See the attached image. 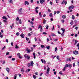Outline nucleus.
<instances>
[{"label": "nucleus", "instance_id": "obj_1", "mask_svg": "<svg viewBox=\"0 0 79 79\" xmlns=\"http://www.w3.org/2000/svg\"><path fill=\"white\" fill-rule=\"evenodd\" d=\"M26 55H27V54H25L24 55V57H25V58H27V60H29L30 59V56H26Z\"/></svg>", "mask_w": 79, "mask_h": 79}, {"label": "nucleus", "instance_id": "obj_2", "mask_svg": "<svg viewBox=\"0 0 79 79\" xmlns=\"http://www.w3.org/2000/svg\"><path fill=\"white\" fill-rule=\"evenodd\" d=\"M26 50L27 52V53H29L31 52V50L29 49L28 48H27L26 49Z\"/></svg>", "mask_w": 79, "mask_h": 79}, {"label": "nucleus", "instance_id": "obj_3", "mask_svg": "<svg viewBox=\"0 0 79 79\" xmlns=\"http://www.w3.org/2000/svg\"><path fill=\"white\" fill-rule=\"evenodd\" d=\"M78 53L79 52L77 51H73V54H74V55H77Z\"/></svg>", "mask_w": 79, "mask_h": 79}, {"label": "nucleus", "instance_id": "obj_4", "mask_svg": "<svg viewBox=\"0 0 79 79\" xmlns=\"http://www.w3.org/2000/svg\"><path fill=\"white\" fill-rule=\"evenodd\" d=\"M22 8H21L18 11L20 15H21V12H22Z\"/></svg>", "mask_w": 79, "mask_h": 79}, {"label": "nucleus", "instance_id": "obj_5", "mask_svg": "<svg viewBox=\"0 0 79 79\" xmlns=\"http://www.w3.org/2000/svg\"><path fill=\"white\" fill-rule=\"evenodd\" d=\"M74 8V6L72 5V6H70L69 7L68 9L69 10H71V9H73Z\"/></svg>", "mask_w": 79, "mask_h": 79}, {"label": "nucleus", "instance_id": "obj_6", "mask_svg": "<svg viewBox=\"0 0 79 79\" xmlns=\"http://www.w3.org/2000/svg\"><path fill=\"white\" fill-rule=\"evenodd\" d=\"M45 2V0H40V2L41 4Z\"/></svg>", "mask_w": 79, "mask_h": 79}, {"label": "nucleus", "instance_id": "obj_7", "mask_svg": "<svg viewBox=\"0 0 79 79\" xmlns=\"http://www.w3.org/2000/svg\"><path fill=\"white\" fill-rule=\"evenodd\" d=\"M41 60L42 63H44V64H45L46 61L45 60H43L42 59H41Z\"/></svg>", "mask_w": 79, "mask_h": 79}, {"label": "nucleus", "instance_id": "obj_8", "mask_svg": "<svg viewBox=\"0 0 79 79\" xmlns=\"http://www.w3.org/2000/svg\"><path fill=\"white\" fill-rule=\"evenodd\" d=\"M20 36L21 37H22V38H23V39L24 38V34L23 33L22 34L20 35Z\"/></svg>", "mask_w": 79, "mask_h": 79}, {"label": "nucleus", "instance_id": "obj_9", "mask_svg": "<svg viewBox=\"0 0 79 79\" xmlns=\"http://www.w3.org/2000/svg\"><path fill=\"white\" fill-rule=\"evenodd\" d=\"M50 68L49 67H48V69H47V74H48L49 72H50Z\"/></svg>", "mask_w": 79, "mask_h": 79}, {"label": "nucleus", "instance_id": "obj_10", "mask_svg": "<svg viewBox=\"0 0 79 79\" xmlns=\"http://www.w3.org/2000/svg\"><path fill=\"white\" fill-rule=\"evenodd\" d=\"M42 29V26L40 25H39V27L38 28V29Z\"/></svg>", "mask_w": 79, "mask_h": 79}, {"label": "nucleus", "instance_id": "obj_11", "mask_svg": "<svg viewBox=\"0 0 79 79\" xmlns=\"http://www.w3.org/2000/svg\"><path fill=\"white\" fill-rule=\"evenodd\" d=\"M2 19H6V20H7V19H8L7 18H6V17L5 16H3L2 17Z\"/></svg>", "mask_w": 79, "mask_h": 79}, {"label": "nucleus", "instance_id": "obj_12", "mask_svg": "<svg viewBox=\"0 0 79 79\" xmlns=\"http://www.w3.org/2000/svg\"><path fill=\"white\" fill-rule=\"evenodd\" d=\"M25 5H29V2L27 1H25Z\"/></svg>", "mask_w": 79, "mask_h": 79}, {"label": "nucleus", "instance_id": "obj_13", "mask_svg": "<svg viewBox=\"0 0 79 79\" xmlns=\"http://www.w3.org/2000/svg\"><path fill=\"white\" fill-rule=\"evenodd\" d=\"M6 71H7L8 73H9V71H10V69L8 68H6Z\"/></svg>", "mask_w": 79, "mask_h": 79}, {"label": "nucleus", "instance_id": "obj_14", "mask_svg": "<svg viewBox=\"0 0 79 79\" xmlns=\"http://www.w3.org/2000/svg\"><path fill=\"white\" fill-rule=\"evenodd\" d=\"M61 30L63 31V34L64 32V31H65V29H63V28H61Z\"/></svg>", "mask_w": 79, "mask_h": 79}, {"label": "nucleus", "instance_id": "obj_15", "mask_svg": "<svg viewBox=\"0 0 79 79\" xmlns=\"http://www.w3.org/2000/svg\"><path fill=\"white\" fill-rule=\"evenodd\" d=\"M33 55L34 56V59H35V53L34 52L33 53Z\"/></svg>", "mask_w": 79, "mask_h": 79}, {"label": "nucleus", "instance_id": "obj_16", "mask_svg": "<svg viewBox=\"0 0 79 79\" xmlns=\"http://www.w3.org/2000/svg\"><path fill=\"white\" fill-rule=\"evenodd\" d=\"M17 77V74H15L14 75V79H16V77Z\"/></svg>", "mask_w": 79, "mask_h": 79}, {"label": "nucleus", "instance_id": "obj_17", "mask_svg": "<svg viewBox=\"0 0 79 79\" xmlns=\"http://www.w3.org/2000/svg\"><path fill=\"white\" fill-rule=\"evenodd\" d=\"M62 18L63 19H65L66 18V15H64L62 16Z\"/></svg>", "mask_w": 79, "mask_h": 79}, {"label": "nucleus", "instance_id": "obj_18", "mask_svg": "<svg viewBox=\"0 0 79 79\" xmlns=\"http://www.w3.org/2000/svg\"><path fill=\"white\" fill-rule=\"evenodd\" d=\"M74 23V22H73V21H71V22H70V24H71V25H73V24Z\"/></svg>", "mask_w": 79, "mask_h": 79}, {"label": "nucleus", "instance_id": "obj_19", "mask_svg": "<svg viewBox=\"0 0 79 79\" xmlns=\"http://www.w3.org/2000/svg\"><path fill=\"white\" fill-rule=\"evenodd\" d=\"M77 47H78V49L79 50V43H78L77 45Z\"/></svg>", "mask_w": 79, "mask_h": 79}, {"label": "nucleus", "instance_id": "obj_20", "mask_svg": "<svg viewBox=\"0 0 79 79\" xmlns=\"http://www.w3.org/2000/svg\"><path fill=\"white\" fill-rule=\"evenodd\" d=\"M52 13H50L49 14V16L50 17H53V16L52 15Z\"/></svg>", "mask_w": 79, "mask_h": 79}, {"label": "nucleus", "instance_id": "obj_21", "mask_svg": "<svg viewBox=\"0 0 79 79\" xmlns=\"http://www.w3.org/2000/svg\"><path fill=\"white\" fill-rule=\"evenodd\" d=\"M33 64H34V63H33V61H32L31 62V66H33Z\"/></svg>", "mask_w": 79, "mask_h": 79}, {"label": "nucleus", "instance_id": "obj_22", "mask_svg": "<svg viewBox=\"0 0 79 79\" xmlns=\"http://www.w3.org/2000/svg\"><path fill=\"white\" fill-rule=\"evenodd\" d=\"M50 48V46H47L46 47V48L48 50H49Z\"/></svg>", "mask_w": 79, "mask_h": 79}, {"label": "nucleus", "instance_id": "obj_23", "mask_svg": "<svg viewBox=\"0 0 79 79\" xmlns=\"http://www.w3.org/2000/svg\"><path fill=\"white\" fill-rule=\"evenodd\" d=\"M72 18L73 19H74L75 18V17H74V15H73L72 17Z\"/></svg>", "mask_w": 79, "mask_h": 79}, {"label": "nucleus", "instance_id": "obj_24", "mask_svg": "<svg viewBox=\"0 0 79 79\" xmlns=\"http://www.w3.org/2000/svg\"><path fill=\"white\" fill-rule=\"evenodd\" d=\"M42 14V13H41V12H40L39 13V15H40V17H42V15H41V14Z\"/></svg>", "mask_w": 79, "mask_h": 79}, {"label": "nucleus", "instance_id": "obj_25", "mask_svg": "<svg viewBox=\"0 0 79 79\" xmlns=\"http://www.w3.org/2000/svg\"><path fill=\"white\" fill-rule=\"evenodd\" d=\"M19 24H22V23L21 22V19L19 20Z\"/></svg>", "mask_w": 79, "mask_h": 79}, {"label": "nucleus", "instance_id": "obj_26", "mask_svg": "<svg viewBox=\"0 0 79 79\" xmlns=\"http://www.w3.org/2000/svg\"><path fill=\"white\" fill-rule=\"evenodd\" d=\"M21 71L22 73H24V69H21Z\"/></svg>", "mask_w": 79, "mask_h": 79}, {"label": "nucleus", "instance_id": "obj_27", "mask_svg": "<svg viewBox=\"0 0 79 79\" xmlns=\"http://www.w3.org/2000/svg\"><path fill=\"white\" fill-rule=\"evenodd\" d=\"M6 48V46H4V47L2 48V50H4Z\"/></svg>", "mask_w": 79, "mask_h": 79}, {"label": "nucleus", "instance_id": "obj_28", "mask_svg": "<svg viewBox=\"0 0 79 79\" xmlns=\"http://www.w3.org/2000/svg\"><path fill=\"white\" fill-rule=\"evenodd\" d=\"M19 35V33L17 32L16 33V35H17V36H18V35Z\"/></svg>", "mask_w": 79, "mask_h": 79}, {"label": "nucleus", "instance_id": "obj_29", "mask_svg": "<svg viewBox=\"0 0 79 79\" xmlns=\"http://www.w3.org/2000/svg\"><path fill=\"white\" fill-rule=\"evenodd\" d=\"M9 3H12L13 2V0H10L9 1Z\"/></svg>", "mask_w": 79, "mask_h": 79}, {"label": "nucleus", "instance_id": "obj_30", "mask_svg": "<svg viewBox=\"0 0 79 79\" xmlns=\"http://www.w3.org/2000/svg\"><path fill=\"white\" fill-rule=\"evenodd\" d=\"M33 77L34 79H36V76L35 75H34L33 76Z\"/></svg>", "mask_w": 79, "mask_h": 79}, {"label": "nucleus", "instance_id": "obj_31", "mask_svg": "<svg viewBox=\"0 0 79 79\" xmlns=\"http://www.w3.org/2000/svg\"><path fill=\"white\" fill-rule=\"evenodd\" d=\"M61 21L62 23H64V20L63 19H61Z\"/></svg>", "mask_w": 79, "mask_h": 79}, {"label": "nucleus", "instance_id": "obj_32", "mask_svg": "<svg viewBox=\"0 0 79 79\" xmlns=\"http://www.w3.org/2000/svg\"><path fill=\"white\" fill-rule=\"evenodd\" d=\"M19 17H17L16 19V21H19Z\"/></svg>", "mask_w": 79, "mask_h": 79}, {"label": "nucleus", "instance_id": "obj_33", "mask_svg": "<svg viewBox=\"0 0 79 79\" xmlns=\"http://www.w3.org/2000/svg\"><path fill=\"white\" fill-rule=\"evenodd\" d=\"M45 23H46V20L44 19V20L43 21V24H45Z\"/></svg>", "mask_w": 79, "mask_h": 79}, {"label": "nucleus", "instance_id": "obj_34", "mask_svg": "<svg viewBox=\"0 0 79 79\" xmlns=\"http://www.w3.org/2000/svg\"><path fill=\"white\" fill-rule=\"evenodd\" d=\"M69 68H71V67H72V65L71 64H69Z\"/></svg>", "mask_w": 79, "mask_h": 79}, {"label": "nucleus", "instance_id": "obj_35", "mask_svg": "<svg viewBox=\"0 0 79 79\" xmlns=\"http://www.w3.org/2000/svg\"><path fill=\"white\" fill-rule=\"evenodd\" d=\"M60 58V57L59 56H57L56 57V58L57 60H60V59H59V58Z\"/></svg>", "mask_w": 79, "mask_h": 79}, {"label": "nucleus", "instance_id": "obj_36", "mask_svg": "<svg viewBox=\"0 0 79 79\" xmlns=\"http://www.w3.org/2000/svg\"><path fill=\"white\" fill-rule=\"evenodd\" d=\"M68 66H69V65L68 64H66V65H65V67L66 68H68Z\"/></svg>", "mask_w": 79, "mask_h": 79}, {"label": "nucleus", "instance_id": "obj_37", "mask_svg": "<svg viewBox=\"0 0 79 79\" xmlns=\"http://www.w3.org/2000/svg\"><path fill=\"white\" fill-rule=\"evenodd\" d=\"M77 42H78V41L77 40H75V44H77Z\"/></svg>", "mask_w": 79, "mask_h": 79}, {"label": "nucleus", "instance_id": "obj_38", "mask_svg": "<svg viewBox=\"0 0 79 79\" xmlns=\"http://www.w3.org/2000/svg\"><path fill=\"white\" fill-rule=\"evenodd\" d=\"M43 34H44V35H47V34L45 32H43Z\"/></svg>", "mask_w": 79, "mask_h": 79}, {"label": "nucleus", "instance_id": "obj_39", "mask_svg": "<svg viewBox=\"0 0 79 79\" xmlns=\"http://www.w3.org/2000/svg\"><path fill=\"white\" fill-rule=\"evenodd\" d=\"M17 55L19 56H20L21 55V54H20V53H17Z\"/></svg>", "mask_w": 79, "mask_h": 79}, {"label": "nucleus", "instance_id": "obj_40", "mask_svg": "<svg viewBox=\"0 0 79 79\" xmlns=\"http://www.w3.org/2000/svg\"><path fill=\"white\" fill-rule=\"evenodd\" d=\"M69 61H71V58H70L69 59Z\"/></svg>", "mask_w": 79, "mask_h": 79}, {"label": "nucleus", "instance_id": "obj_41", "mask_svg": "<svg viewBox=\"0 0 79 79\" xmlns=\"http://www.w3.org/2000/svg\"><path fill=\"white\" fill-rule=\"evenodd\" d=\"M41 48H44V45H41Z\"/></svg>", "mask_w": 79, "mask_h": 79}, {"label": "nucleus", "instance_id": "obj_42", "mask_svg": "<svg viewBox=\"0 0 79 79\" xmlns=\"http://www.w3.org/2000/svg\"><path fill=\"white\" fill-rule=\"evenodd\" d=\"M10 54V52H6V55H9Z\"/></svg>", "mask_w": 79, "mask_h": 79}, {"label": "nucleus", "instance_id": "obj_43", "mask_svg": "<svg viewBox=\"0 0 79 79\" xmlns=\"http://www.w3.org/2000/svg\"><path fill=\"white\" fill-rule=\"evenodd\" d=\"M46 27V29H48V26L47 25Z\"/></svg>", "mask_w": 79, "mask_h": 79}, {"label": "nucleus", "instance_id": "obj_44", "mask_svg": "<svg viewBox=\"0 0 79 79\" xmlns=\"http://www.w3.org/2000/svg\"><path fill=\"white\" fill-rule=\"evenodd\" d=\"M26 40L27 41H28V40H29V39L28 38H27V37H26Z\"/></svg>", "mask_w": 79, "mask_h": 79}, {"label": "nucleus", "instance_id": "obj_45", "mask_svg": "<svg viewBox=\"0 0 79 79\" xmlns=\"http://www.w3.org/2000/svg\"><path fill=\"white\" fill-rule=\"evenodd\" d=\"M16 60V59H15V58H12V61H15V60Z\"/></svg>", "mask_w": 79, "mask_h": 79}, {"label": "nucleus", "instance_id": "obj_46", "mask_svg": "<svg viewBox=\"0 0 79 79\" xmlns=\"http://www.w3.org/2000/svg\"><path fill=\"white\" fill-rule=\"evenodd\" d=\"M59 74H60L62 75L63 74V73L62 72H59Z\"/></svg>", "mask_w": 79, "mask_h": 79}, {"label": "nucleus", "instance_id": "obj_47", "mask_svg": "<svg viewBox=\"0 0 79 79\" xmlns=\"http://www.w3.org/2000/svg\"><path fill=\"white\" fill-rule=\"evenodd\" d=\"M29 31H32V29L31 28H29Z\"/></svg>", "mask_w": 79, "mask_h": 79}, {"label": "nucleus", "instance_id": "obj_48", "mask_svg": "<svg viewBox=\"0 0 79 79\" xmlns=\"http://www.w3.org/2000/svg\"><path fill=\"white\" fill-rule=\"evenodd\" d=\"M38 9H39V7H36L35 8V10H38Z\"/></svg>", "mask_w": 79, "mask_h": 79}, {"label": "nucleus", "instance_id": "obj_49", "mask_svg": "<svg viewBox=\"0 0 79 79\" xmlns=\"http://www.w3.org/2000/svg\"><path fill=\"white\" fill-rule=\"evenodd\" d=\"M6 42H7V43H8V39H6Z\"/></svg>", "mask_w": 79, "mask_h": 79}, {"label": "nucleus", "instance_id": "obj_50", "mask_svg": "<svg viewBox=\"0 0 79 79\" xmlns=\"http://www.w3.org/2000/svg\"><path fill=\"white\" fill-rule=\"evenodd\" d=\"M31 66V64L29 63L28 64V67H29Z\"/></svg>", "mask_w": 79, "mask_h": 79}, {"label": "nucleus", "instance_id": "obj_51", "mask_svg": "<svg viewBox=\"0 0 79 79\" xmlns=\"http://www.w3.org/2000/svg\"><path fill=\"white\" fill-rule=\"evenodd\" d=\"M15 48L17 49L19 48V47H18V46H17V45H16L15 46Z\"/></svg>", "mask_w": 79, "mask_h": 79}, {"label": "nucleus", "instance_id": "obj_52", "mask_svg": "<svg viewBox=\"0 0 79 79\" xmlns=\"http://www.w3.org/2000/svg\"><path fill=\"white\" fill-rule=\"evenodd\" d=\"M49 3H50V5H52V4H53V3H52V2H51V1H50V2Z\"/></svg>", "mask_w": 79, "mask_h": 79}, {"label": "nucleus", "instance_id": "obj_53", "mask_svg": "<svg viewBox=\"0 0 79 79\" xmlns=\"http://www.w3.org/2000/svg\"><path fill=\"white\" fill-rule=\"evenodd\" d=\"M35 75H36V76H37V75H38V73L37 72H36L35 73Z\"/></svg>", "mask_w": 79, "mask_h": 79}, {"label": "nucleus", "instance_id": "obj_54", "mask_svg": "<svg viewBox=\"0 0 79 79\" xmlns=\"http://www.w3.org/2000/svg\"><path fill=\"white\" fill-rule=\"evenodd\" d=\"M56 50H57V47H56L55 48V52H56Z\"/></svg>", "mask_w": 79, "mask_h": 79}, {"label": "nucleus", "instance_id": "obj_55", "mask_svg": "<svg viewBox=\"0 0 79 79\" xmlns=\"http://www.w3.org/2000/svg\"><path fill=\"white\" fill-rule=\"evenodd\" d=\"M3 21V22H5V23H6V22H7V21L5 20H4Z\"/></svg>", "mask_w": 79, "mask_h": 79}, {"label": "nucleus", "instance_id": "obj_56", "mask_svg": "<svg viewBox=\"0 0 79 79\" xmlns=\"http://www.w3.org/2000/svg\"><path fill=\"white\" fill-rule=\"evenodd\" d=\"M58 40V39H56L54 40L55 42H56Z\"/></svg>", "mask_w": 79, "mask_h": 79}, {"label": "nucleus", "instance_id": "obj_57", "mask_svg": "<svg viewBox=\"0 0 79 79\" xmlns=\"http://www.w3.org/2000/svg\"><path fill=\"white\" fill-rule=\"evenodd\" d=\"M73 67H74V66H75V63H73Z\"/></svg>", "mask_w": 79, "mask_h": 79}, {"label": "nucleus", "instance_id": "obj_58", "mask_svg": "<svg viewBox=\"0 0 79 79\" xmlns=\"http://www.w3.org/2000/svg\"><path fill=\"white\" fill-rule=\"evenodd\" d=\"M12 57V56H9L8 58H11Z\"/></svg>", "mask_w": 79, "mask_h": 79}, {"label": "nucleus", "instance_id": "obj_59", "mask_svg": "<svg viewBox=\"0 0 79 79\" xmlns=\"http://www.w3.org/2000/svg\"><path fill=\"white\" fill-rule=\"evenodd\" d=\"M65 69H66V67H64L63 69V71H65Z\"/></svg>", "mask_w": 79, "mask_h": 79}, {"label": "nucleus", "instance_id": "obj_60", "mask_svg": "<svg viewBox=\"0 0 79 79\" xmlns=\"http://www.w3.org/2000/svg\"><path fill=\"white\" fill-rule=\"evenodd\" d=\"M28 36H29V37H30V36H31V33H28Z\"/></svg>", "mask_w": 79, "mask_h": 79}, {"label": "nucleus", "instance_id": "obj_61", "mask_svg": "<svg viewBox=\"0 0 79 79\" xmlns=\"http://www.w3.org/2000/svg\"><path fill=\"white\" fill-rule=\"evenodd\" d=\"M35 41H37V38H36V37L35 38Z\"/></svg>", "mask_w": 79, "mask_h": 79}, {"label": "nucleus", "instance_id": "obj_62", "mask_svg": "<svg viewBox=\"0 0 79 79\" xmlns=\"http://www.w3.org/2000/svg\"><path fill=\"white\" fill-rule=\"evenodd\" d=\"M57 26L58 27V28H59V29L60 28V26L59 25H58Z\"/></svg>", "mask_w": 79, "mask_h": 79}, {"label": "nucleus", "instance_id": "obj_63", "mask_svg": "<svg viewBox=\"0 0 79 79\" xmlns=\"http://www.w3.org/2000/svg\"><path fill=\"white\" fill-rule=\"evenodd\" d=\"M36 13H38L39 12V11L37 10H35Z\"/></svg>", "mask_w": 79, "mask_h": 79}, {"label": "nucleus", "instance_id": "obj_64", "mask_svg": "<svg viewBox=\"0 0 79 79\" xmlns=\"http://www.w3.org/2000/svg\"><path fill=\"white\" fill-rule=\"evenodd\" d=\"M48 11H49V12H50H50H51V10L49 9H48Z\"/></svg>", "mask_w": 79, "mask_h": 79}]
</instances>
